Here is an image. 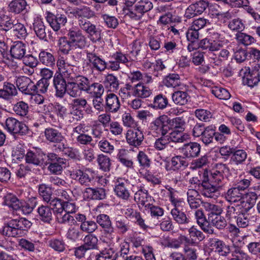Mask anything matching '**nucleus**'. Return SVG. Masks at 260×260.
<instances>
[{
  "label": "nucleus",
  "instance_id": "nucleus-1",
  "mask_svg": "<svg viewBox=\"0 0 260 260\" xmlns=\"http://www.w3.org/2000/svg\"><path fill=\"white\" fill-rule=\"evenodd\" d=\"M215 168L210 173V176L208 175L207 170H204L203 179L201 185H200L202 194L207 198H214L218 196V192L223 185V174L229 172V168L226 164H217Z\"/></svg>",
  "mask_w": 260,
  "mask_h": 260
},
{
  "label": "nucleus",
  "instance_id": "nucleus-2",
  "mask_svg": "<svg viewBox=\"0 0 260 260\" xmlns=\"http://www.w3.org/2000/svg\"><path fill=\"white\" fill-rule=\"evenodd\" d=\"M56 64L59 73L66 80H73L82 91L87 92L90 81L85 76L76 75L73 71L74 65L67 62L64 57L61 56L58 57Z\"/></svg>",
  "mask_w": 260,
  "mask_h": 260
},
{
  "label": "nucleus",
  "instance_id": "nucleus-3",
  "mask_svg": "<svg viewBox=\"0 0 260 260\" xmlns=\"http://www.w3.org/2000/svg\"><path fill=\"white\" fill-rule=\"evenodd\" d=\"M31 225V222L25 218L12 219L4 223L2 234L9 237H22Z\"/></svg>",
  "mask_w": 260,
  "mask_h": 260
},
{
  "label": "nucleus",
  "instance_id": "nucleus-4",
  "mask_svg": "<svg viewBox=\"0 0 260 260\" xmlns=\"http://www.w3.org/2000/svg\"><path fill=\"white\" fill-rule=\"evenodd\" d=\"M31 225V222L25 218L12 219L4 223L2 234L9 237H22Z\"/></svg>",
  "mask_w": 260,
  "mask_h": 260
},
{
  "label": "nucleus",
  "instance_id": "nucleus-5",
  "mask_svg": "<svg viewBox=\"0 0 260 260\" xmlns=\"http://www.w3.org/2000/svg\"><path fill=\"white\" fill-rule=\"evenodd\" d=\"M127 7L125 14L135 20H140L144 14L152 9L153 5L149 0H124Z\"/></svg>",
  "mask_w": 260,
  "mask_h": 260
},
{
  "label": "nucleus",
  "instance_id": "nucleus-6",
  "mask_svg": "<svg viewBox=\"0 0 260 260\" xmlns=\"http://www.w3.org/2000/svg\"><path fill=\"white\" fill-rule=\"evenodd\" d=\"M5 128L13 135L25 136L30 133L28 127L23 122L15 118L8 117L5 121Z\"/></svg>",
  "mask_w": 260,
  "mask_h": 260
},
{
  "label": "nucleus",
  "instance_id": "nucleus-7",
  "mask_svg": "<svg viewBox=\"0 0 260 260\" xmlns=\"http://www.w3.org/2000/svg\"><path fill=\"white\" fill-rule=\"evenodd\" d=\"M72 179L85 186H90L94 181V172L90 169H76L70 172Z\"/></svg>",
  "mask_w": 260,
  "mask_h": 260
},
{
  "label": "nucleus",
  "instance_id": "nucleus-8",
  "mask_svg": "<svg viewBox=\"0 0 260 260\" xmlns=\"http://www.w3.org/2000/svg\"><path fill=\"white\" fill-rule=\"evenodd\" d=\"M114 191L120 199L128 201L131 197L129 181L123 178H117L114 180Z\"/></svg>",
  "mask_w": 260,
  "mask_h": 260
},
{
  "label": "nucleus",
  "instance_id": "nucleus-9",
  "mask_svg": "<svg viewBox=\"0 0 260 260\" xmlns=\"http://www.w3.org/2000/svg\"><path fill=\"white\" fill-rule=\"evenodd\" d=\"M69 40L75 49H83L87 44L85 36L82 34L81 29L72 28L70 29L67 34Z\"/></svg>",
  "mask_w": 260,
  "mask_h": 260
},
{
  "label": "nucleus",
  "instance_id": "nucleus-10",
  "mask_svg": "<svg viewBox=\"0 0 260 260\" xmlns=\"http://www.w3.org/2000/svg\"><path fill=\"white\" fill-rule=\"evenodd\" d=\"M207 0H199L190 4L185 10L184 17L191 19L202 14L209 7Z\"/></svg>",
  "mask_w": 260,
  "mask_h": 260
},
{
  "label": "nucleus",
  "instance_id": "nucleus-11",
  "mask_svg": "<svg viewBox=\"0 0 260 260\" xmlns=\"http://www.w3.org/2000/svg\"><path fill=\"white\" fill-rule=\"evenodd\" d=\"M48 160L49 164L48 169L52 174H60L62 171L63 166H66L67 160L59 157L55 153H49L47 154Z\"/></svg>",
  "mask_w": 260,
  "mask_h": 260
},
{
  "label": "nucleus",
  "instance_id": "nucleus-12",
  "mask_svg": "<svg viewBox=\"0 0 260 260\" xmlns=\"http://www.w3.org/2000/svg\"><path fill=\"white\" fill-rule=\"evenodd\" d=\"M150 128L153 133L165 136L169 132L168 116H159L151 122Z\"/></svg>",
  "mask_w": 260,
  "mask_h": 260
},
{
  "label": "nucleus",
  "instance_id": "nucleus-13",
  "mask_svg": "<svg viewBox=\"0 0 260 260\" xmlns=\"http://www.w3.org/2000/svg\"><path fill=\"white\" fill-rule=\"evenodd\" d=\"M125 139L129 146L138 147L142 145L144 139L143 132L139 126L130 128L125 134Z\"/></svg>",
  "mask_w": 260,
  "mask_h": 260
},
{
  "label": "nucleus",
  "instance_id": "nucleus-14",
  "mask_svg": "<svg viewBox=\"0 0 260 260\" xmlns=\"http://www.w3.org/2000/svg\"><path fill=\"white\" fill-rule=\"evenodd\" d=\"M129 57L128 54L117 51L110 55L109 60V70L112 71H118L121 69L120 64L126 65L129 62Z\"/></svg>",
  "mask_w": 260,
  "mask_h": 260
},
{
  "label": "nucleus",
  "instance_id": "nucleus-15",
  "mask_svg": "<svg viewBox=\"0 0 260 260\" xmlns=\"http://www.w3.org/2000/svg\"><path fill=\"white\" fill-rule=\"evenodd\" d=\"M70 13L77 19L79 27L90 22L89 19L94 16V12L89 7L86 6L76 8Z\"/></svg>",
  "mask_w": 260,
  "mask_h": 260
},
{
  "label": "nucleus",
  "instance_id": "nucleus-16",
  "mask_svg": "<svg viewBox=\"0 0 260 260\" xmlns=\"http://www.w3.org/2000/svg\"><path fill=\"white\" fill-rule=\"evenodd\" d=\"M87 35L88 39L93 43L100 42L102 39V29L91 22L80 27Z\"/></svg>",
  "mask_w": 260,
  "mask_h": 260
},
{
  "label": "nucleus",
  "instance_id": "nucleus-17",
  "mask_svg": "<svg viewBox=\"0 0 260 260\" xmlns=\"http://www.w3.org/2000/svg\"><path fill=\"white\" fill-rule=\"evenodd\" d=\"M103 230L106 237H111L114 233V228L110 217L105 214H100L96 217V222Z\"/></svg>",
  "mask_w": 260,
  "mask_h": 260
},
{
  "label": "nucleus",
  "instance_id": "nucleus-18",
  "mask_svg": "<svg viewBox=\"0 0 260 260\" xmlns=\"http://www.w3.org/2000/svg\"><path fill=\"white\" fill-rule=\"evenodd\" d=\"M75 218L77 221L80 222V228L83 233L91 234L98 229L96 223L93 220L87 219L84 214L78 213L76 214Z\"/></svg>",
  "mask_w": 260,
  "mask_h": 260
},
{
  "label": "nucleus",
  "instance_id": "nucleus-19",
  "mask_svg": "<svg viewBox=\"0 0 260 260\" xmlns=\"http://www.w3.org/2000/svg\"><path fill=\"white\" fill-rule=\"evenodd\" d=\"M66 78L60 73L58 75H55L53 77V86L55 89V95L57 98H63L66 94L68 81Z\"/></svg>",
  "mask_w": 260,
  "mask_h": 260
},
{
  "label": "nucleus",
  "instance_id": "nucleus-20",
  "mask_svg": "<svg viewBox=\"0 0 260 260\" xmlns=\"http://www.w3.org/2000/svg\"><path fill=\"white\" fill-rule=\"evenodd\" d=\"M87 58L95 70L102 72L106 69L109 70V61H106L103 58L98 56L95 53H87Z\"/></svg>",
  "mask_w": 260,
  "mask_h": 260
},
{
  "label": "nucleus",
  "instance_id": "nucleus-21",
  "mask_svg": "<svg viewBox=\"0 0 260 260\" xmlns=\"http://www.w3.org/2000/svg\"><path fill=\"white\" fill-rule=\"evenodd\" d=\"M16 86L19 91L25 94H32L34 82L24 76H19L16 80Z\"/></svg>",
  "mask_w": 260,
  "mask_h": 260
},
{
  "label": "nucleus",
  "instance_id": "nucleus-22",
  "mask_svg": "<svg viewBox=\"0 0 260 260\" xmlns=\"http://www.w3.org/2000/svg\"><path fill=\"white\" fill-rule=\"evenodd\" d=\"M45 154L37 150H29L25 155L26 163L36 166H42L45 164Z\"/></svg>",
  "mask_w": 260,
  "mask_h": 260
},
{
  "label": "nucleus",
  "instance_id": "nucleus-23",
  "mask_svg": "<svg viewBox=\"0 0 260 260\" xmlns=\"http://www.w3.org/2000/svg\"><path fill=\"white\" fill-rule=\"evenodd\" d=\"M44 136L46 140L50 143L54 144H62L64 136L58 129L53 127H48L44 131Z\"/></svg>",
  "mask_w": 260,
  "mask_h": 260
},
{
  "label": "nucleus",
  "instance_id": "nucleus-24",
  "mask_svg": "<svg viewBox=\"0 0 260 260\" xmlns=\"http://www.w3.org/2000/svg\"><path fill=\"white\" fill-rule=\"evenodd\" d=\"M201 147L197 142H189L183 145L181 148L182 155L186 158L197 157L200 154Z\"/></svg>",
  "mask_w": 260,
  "mask_h": 260
},
{
  "label": "nucleus",
  "instance_id": "nucleus-25",
  "mask_svg": "<svg viewBox=\"0 0 260 260\" xmlns=\"http://www.w3.org/2000/svg\"><path fill=\"white\" fill-rule=\"evenodd\" d=\"M209 245L212 250L221 256H227L231 251L229 245H226L223 241L217 238L210 239Z\"/></svg>",
  "mask_w": 260,
  "mask_h": 260
},
{
  "label": "nucleus",
  "instance_id": "nucleus-26",
  "mask_svg": "<svg viewBox=\"0 0 260 260\" xmlns=\"http://www.w3.org/2000/svg\"><path fill=\"white\" fill-rule=\"evenodd\" d=\"M46 19L50 26L55 31H58L61 26H64L67 22V17L64 15L57 14L55 15L49 13Z\"/></svg>",
  "mask_w": 260,
  "mask_h": 260
},
{
  "label": "nucleus",
  "instance_id": "nucleus-27",
  "mask_svg": "<svg viewBox=\"0 0 260 260\" xmlns=\"http://www.w3.org/2000/svg\"><path fill=\"white\" fill-rule=\"evenodd\" d=\"M26 51V46L24 43L21 41H16L11 46L10 52L11 57L20 61L25 54Z\"/></svg>",
  "mask_w": 260,
  "mask_h": 260
},
{
  "label": "nucleus",
  "instance_id": "nucleus-28",
  "mask_svg": "<svg viewBox=\"0 0 260 260\" xmlns=\"http://www.w3.org/2000/svg\"><path fill=\"white\" fill-rule=\"evenodd\" d=\"M260 81V71L255 68L248 72H246L243 77V82L245 85L253 87Z\"/></svg>",
  "mask_w": 260,
  "mask_h": 260
},
{
  "label": "nucleus",
  "instance_id": "nucleus-29",
  "mask_svg": "<svg viewBox=\"0 0 260 260\" xmlns=\"http://www.w3.org/2000/svg\"><path fill=\"white\" fill-rule=\"evenodd\" d=\"M120 107V103L118 96L113 93L108 94L106 98L105 111L110 113H116Z\"/></svg>",
  "mask_w": 260,
  "mask_h": 260
},
{
  "label": "nucleus",
  "instance_id": "nucleus-30",
  "mask_svg": "<svg viewBox=\"0 0 260 260\" xmlns=\"http://www.w3.org/2000/svg\"><path fill=\"white\" fill-rule=\"evenodd\" d=\"M38 217L45 223L50 224L53 220L52 208L46 205H41L37 209Z\"/></svg>",
  "mask_w": 260,
  "mask_h": 260
},
{
  "label": "nucleus",
  "instance_id": "nucleus-31",
  "mask_svg": "<svg viewBox=\"0 0 260 260\" xmlns=\"http://www.w3.org/2000/svg\"><path fill=\"white\" fill-rule=\"evenodd\" d=\"M38 204V200L36 197L29 198L26 202L22 200L21 205L20 206L18 211H20L23 215H29L32 213Z\"/></svg>",
  "mask_w": 260,
  "mask_h": 260
},
{
  "label": "nucleus",
  "instance_id": "nucleus-32",
  "mask_svg": "<svg viewBox=\"0 0 260 260\" xmlns=\"http://www.w3.org/2000/svg\"><path fill=\"white\" fill-rule=\"evenodd\" d=\"M169 105V100L167 97L162 94L159 93L155 95L149 107L153 108L154 110H164Z\"/></svg>",
  "mask_w": 260,
  "mask_h": 260
},
{
  "label": "nucleus",
  "instance_id": "nucleus-33",
  "mask_svg": "<svg viewBox=\"0 0 260 260\" xmlns=\"http://www.w3.org/2000/svg\"><path fill=\"white\" fill-rule=\"evenodd\" d=\"M27 3L25 0H13L8 5V10L15 14L26 12Z\"/></svg>",
  "mask_w": 260,
  "mask_h": 260
},
{
  "label": "nucleus",
  "instance_id": "nucleus-34",
  "mask_svg": "<svg viewBox=\"0 0 260 260\" xmlns=\"http://www.w3.org/2000/svg\"><path fill=\"white\" fill-rule=\"evenodd\" d=\"M151 197L149 194L148 191L143 187H140V189L135 193L134 200L138 204L146 208L148 204H146Z\"/></svg>",
  "mask_w": 260,
  "mask_h": 260
},
{
  "label": "nucleus",
  "instance_id": "nucleus-35",
  "mask_svg": "<svg viewBox=\"0 0 260 260\" xmlns=\"http://www.w3.org/2000/svg\"><path fill=\"white\" fill-rule=\"evenodd\" d=\"M216 129V126L213 124L206 126V128H205L204 132L200 138V140L206 146L213 142Z\"/></svg>",
  "mask_w": 260,
  "mask_h": 260
},
{
  "label": "nucleus",
  "instance_id": "nucleus-36",
  "mask_svg": "<svg viewBox=\"0 0 260 260\" xmlns=\"http://www.w3.org/2000/svg\"><path fill=\"white\" fill-rule=\"evenodd\" d=\"M247 156V153L245 150L234 148L233 149V154L231 156L229 164L236 165L242 164L246 159Z\"/></svg>",
  "mask_w": 260,
  "mask_h": 260
},
{
  "label": "nucleus",
  "instance_id": "nucleus-37",
  "mask_svg": "<svg viewBox=\"0 0 260 260\" xmlns=\"http://www.w3.org/2000/svg\"><path fill=\"white\" fill-rule=\"evenodd\" d=\"M104 83L106 88L111 91L114 92L118 89L120 81L113 74H108L105 77Z\"/></svg>",
  "mask_w": 260,
  "mask_h": 260
},
{
  "label": "nucleus",
  "instance_id": "nucleus-38",
  "mask_svg": "<svg viewBox=\"0 0 260 260\" xmlns=\"http://www.w3.org/2000/svg\"><path fill=\"white\" fill-rule=\"evenodd\" d=\"M171 214L173 220L179 224H186L189 222V219L187 217L184 212L179 208L174 207L171 210Z\"/></svg>",
  "mask_w": 260,
  "mask_h": 260
},
{
  "label": "nucleus",
  "instance_id": "nucleus-39",
  "mask_svg": "<svg viewBox=\"0 0 260 260\" xmlns=\"http://www.w3.org/2000/svg\"><path fill=\"white\" fill-rule=\"evenodd\" d=\"M33 29L37 37L41 40H47L46 27L41 19H36L33 23Z\"/></svg>",
  "mask_w": 260,
  "mask_h": 260
},
{
  "label": "nucleus",
  "instance_id": "nucleus-40",
  "mask_svg": "<svg viewBox=\"0 0 260 260\" xmlns=\"http://www.w3.org/2000/svg\"><path fill=\"white\" fill-rule=\"evenodd\" d=\"M115 224L118 234L120 235H125L131 230L129 222L124 217L117 218Z\"/></svg>",
  "mask_w": 260,
  "mask_h": 260
},
{
  "label": "nucleus",
  "instance_id": "nucleus-41",
  "mask_svg": "<svg viewBox=\"0 0 260 260\" xmlns=\"http://www.w3.org/2000/svg\"><path fill=\"white\" fill-rule=\"evenodd\" d=\"M151 90L143 84L139 83L134 86L133 94L139 98H146L150 95Z\"/></svg>",
  "mask_w": 260,
  "mask_h": 260
},
{
  "label": "nucleus",
  "instance_id": "nucleus-42",
  "mask_svg": "<svg viewBox=\"0 0 260 260\" xmlns=\"http://www.w3.org/2000/svg\"><path fill=\"white\" fill-rule=\"evenodd\" d=\"M12 35L19 39H24L27 35L26 27L23 24L16 21L10 31Z\"/></svg>",
  "mask_w": 260,
  "mask_h": 260
},
{
  "label": "nucleus",
  "instance_id": "nucleus-43",
  "mask_svg": "<svg viewBox=\"0 0 260 260\" xmlns=\"http://www.w3.org/2000/svg\"><path fill=\"white\" fill-rule=\"evenodd\" d=\"M243 193L235 187L229 189L225 194V199L231 203H236L243 197Z\"/></svg>",
  "mask_w": 260,
  "mask_h": 260
},
{
  "label": "nucleus",
  "instance_id": "nucleus-44",
  "mask_svg": "<svg viewBox=\"0 0 260 260\" xmlns=\"http://www.w3.org/2000/svg\"><path fill=\"white\" fill-rule=\"evenodd\" d=\"M83 236V233L80 228L79 229L76 226H71L66 234L67 238L73 242L81 240Z\"/></svg>",
  "mask_w": 260,
  "mask_h": 260
},
{
  "label": "nucleus",
  "instance_id": "nucleus-45",
  "mask_svg": "<svg viewBox=\"0 0 260 260\" xmlns=\"http://www.w3.org/2000/svg\"><path fill=\"white\" fill-rule=\"evenodd\" d=\"M171 166L173 170H178L181 168H185L188 165V162L184 156L176 155L173 157L171 160Z\"/></svg>",
  "mask_w": 260,
  "mask_h": 260
},
{
  "label": "nucleus",
  "instance_id": "nucleus-46",
  "mask_svg": "<svg viewBox=\"0 0 260 260\" xmlns=\"http://www.w3.org/2000/svg\"><path fill=\"white\" fill-rule=\"evenodd\" d=\"M15 22L8 15H0V30L10 32Z\"/></svg>",
  "mask_w": 260,
  "mask_h": 260
},
{
  "label": "nucleus",
  "instance_id": "nucleus-47",
  "mask_svg": "<svg viewBox=\"0 0 260 260\" xmlns=\"http://www.w3.org/2000/svg\"><path fill=\"white\" fill-rule=\"evenodd\" d=\"M172 99L175 104L184 105L188 102L189 95L186 91L178 90L172 94Z\"/></svg>",
  "mask_w": 260,
  "mask_h": 260
},
{
  "label": "nucleus",
  "instance_id": "nucleus-48",
  "mask_svg": "<svg viewBox=\"0 0 260 260\" xmlns=\"http://www.w3.org/2000/svg\"><path fill=\"white\" fill-rule=\"evenodd\" d=\"M208 218L212 225L219 230L224 229L227 225L225 218L219 215H208Z\"/></svg>",
  "mask_w": 260,
  "mask_h": 260
},
{
  "label": "nucleus",
  "instance_id": "nucleus-49",
  "mask_svg": "<svg viewBox=\"0 0 260 260\" xmlns=\"http://www.w3.org/2000/svg\"><path fill=\"white\" fill-rule=\"evenodd\" d=\"M117 253L112 248L105 249L95 256L96 260H116Z\"/></svg>",
  "mask_w": 260,
  "mask_h": 260
},
{
  "label": "nucleus",
  "instance_id": "nucleus-50",
  "mask_svg": "<svg viewBox=\"0 0 260 260\" xmlns=\"http://www.w3.org/2000/svg\"><path fill=\"white\" fill-rule=\"evenodd\" d=\"M40 62L48 67H52L55 64V59L54 55L46 51H41L39 55Z\"/></svg>",
  "mask_w": 260,
  "mask_h": 260
},
{
  "label": "nucleus",
  "instance_id": "nucleus-51",
  "mask_svg": "<svg viewBox=\"0 0 260 260\" xmlns=\"http://www.w3.org/2000/svg\"><path fill=\"white\" fill-rule=\"evenodd\" d=\"M169 132L170 131H184L185 121L182 118L177 117L173 119L168 117Z\"/></svg>",
  "mask_w": 260,
  "mask_h": 260
},
{
  "label": "nucleus",
  "instance_id": "nucleus-52",
  "mask_svg": "<svg viewBox=\"0 0 260 260\" xmlns=\"http://www.w3.org/2000/svg\"><path fill=\"white\" fill-rule=\"evenodd\" d=\"M58 52L67 55L74 48L66 37H61L58 41Z\"/></svg>",
  "mask_w": 260,
  "mask_h": 260
},
{
  "label": "nucleus",
  "instance_id": "nucleus-53",
  "mask_svg": "<svg viewBox=\"0 0 260 260\" xmlns=\"http://www.w3.org/2000/svg\"><path fill=\"white\" fill-rule=\"evenodd\" d=\"M13 110L15 114L21 117H27L29 112L28 104L23 101H20L15 104L13 107Z\"/></svg>",
  "mask_w": 260,
  "mask_h": 260
},
{
  "label": "nucleus",
  "instance_id": "nucleus-54",
  "mask_svg": "<svg viewBox=\"0 0 260 260\" xmlns=\"http://www.w3.org/2000/svg\"><path fill=\"white\" fill-rule=\"evenodd\" d=\"M38 192L43 200L46 202H49L53 197L52 190L51 187L46 184H41L38 187Z\"/></svg>",
  "mask_w": 260,
  "mask_h": 260
},
{
  "label": "nucleus",
  "instance_id": "nucleus-55",
  "mask_svg": "<svg viewBox=\"0 0 260 260\" xmlns=\"http://www.w3.org/2000/svg\"><path fill=\"white\" fill-rule=\"evenodd\" d=\"M5 201L6 205L9 208L14 210L18 211L20 206L21 205L22 200L18 199L16 196L13 194H9L6 196Z\"/></svg>",
  "mask_w": 260,
  "mask_h": 260
},
{
  "label": "nucleus",
  "instance_id": "nucleus-56",
  "mask_svg": "<svg viewBox=\"0 0 260 260\" xmlns=\"http://www.w3.org/2000/svg\"><path fill=\"white\" fill-rule=\"evenodd\" d=\"M83 245L89 250L94 249L98 247V239L97 237L91 234L86 235L83 240Z\"/></svg>",
  "mask_w": 260,
  "mask_h": 260
},
{
  "label": "nucleus",
  "instance_id": "nucleus-57",
  "mask_svg": "<svg viewBox=\"0 0 260 260\" xmlns=\"http://www.w3.org/2000/svg\"><path fill=\"white\" fill-rule=\"evenodd\" d=\"M168 138L169 141L175 143H183L186 140L187 136L185 135L184 131H170Z\"/></svg>",
  "mask_w": 260,
  "mask_h": 260
},
{
  "label": "nucleus",
  "instance_id": "nucleus-58",
  "mask_svg": "<svg viewBox=\"0 0 260 260\" xmlns=\"http://www.w3.org/2000/svg\"><path fill=\"white\" fill-rule=\"evenodd\" d=\"M164 84L168 87L175 88L180 84V76L177 74H170L164 80Z\"/></svg>",
  "mask_w": 260,
  "mask_h": 260
},
{
  "label": "nucleus",
  "instance_id": "nucleus-59",
  "mask_svg": "<svg viewBox=\"0 0 260 260\" xmlns=\"http://www.w3.org/2000/svg\"><path fill=\"white\" fill-rule=\"evenodd\" d=\"M68 85L66 93L73 98L80 97L82 91L73 80H67Z\"/></svg>",
  "mask_w": 260,
  "mask_h": 260
},
{
  "label": "nucleus",
  "instance_id": "nucleus-60",
  "mask_svg": "<svg viewBox=\"0 0 260 260\" xmlns=\"http://www.w3.org/2000/svg\"><path fill=\"white\" fill-rule=\"evenodd\" d=\"M49 85V80L44 79H40L36 84L34 83L32 94L37 93H46L48 90Z\"/></svg>",
  "mask_w": 260,
  "mask_h": 260
},
{
  "label": "nucleus",
  "instance_id": "nucleus-61",
  "mask_svg": "<svg viewBox=\"0 0 260 260\" xmlns=\"http://www.w3.org/2000/svg\"><path fill=\"white\" fill-rule=\"evenodd\" d=\"M97 161L101 170L105 172L110 171L111 164L110 158L108 156L100 154L98 156Z\"/></svg>",
  "mask_w": 260,
  "mask_h": 260
},
{
  "label": "nucleus",
  "instance_id": "nucleus-62",
  "mask_svg": "<svg viewBox=\"0 0 260 260\" xmlns=\"http://www.w3.org/2000/svg\"><path fill=\"white\" fill-rule=\"evenodd\" d=\"M57 149L71 158L75 159L78 156V150L72 147H70L64 143L58 145Z\"/></svg>",
  "mask_w": 260,
  "mask_h": 260
},
{
  "label": "nucleus",
  "instance_id": "nucleus-63",
  "mask_svg": "<svg viewBox=\"0 0 260 260\" xmlns=\"http://www.w3.org/2000/svg\"><path fill=\"white\" fill-rule=\"evenodd\" d=\"M232 255L237 260H251L249 254L245 252L241 247L238 246H234V250L232 251Z\"/></svg>",
  "mask_w": 260,
  "mask_h": 260
},
{
  "label": "nucleus",
  "instance_id": "nucleus-64",
  "mask_svg": "<svg viewBox=\"0 0 260 260\" xmlns=\"http://www.w3.org/2000/svg\"><path fill=\"white\" fill-rule=\"evenodd\" d=\"M104 91V88L102 84L100 83H90L87 93H92L94 96H101Z\"/></svg>",
  "mask_w": 260,
  "mask_h": 260
}]
</instances>
